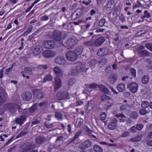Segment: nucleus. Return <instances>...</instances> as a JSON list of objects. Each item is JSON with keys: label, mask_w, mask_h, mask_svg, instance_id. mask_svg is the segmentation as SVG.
<instances>
[{"label": "nucleus", "mask_w": 152, "mask_h": 152, "mask_svg": "<svg viewBox=\"0 0 152 152\" xmlns=\"http://www.w3.org/2000/svg\"><path fill=\"white\" fill-rule=\"evenodd\" d=\"M43 56L47 58H51L54 57L56 55L55 51L50 50H47L44 51L42 53Z\"/></svg>", "instance_id": "ddd939ff"}, {"label": "nucleus", "mask_w": 152, "mask_h": 152, "mask_svg": "<svg viewBox=\"0 0 152 152\" xmlns=\"http://www.w3.org/2000/svg\"><path fill=\"white\" fill-rule=\"evenodd\" d=\"M146 66L149 70H152V61L150 59H148L147 61Z\"/></svg>", "instance_id": "c9c22d12"}, {"label": "nucleus", "mask_w": 152, "mask_h": 152, "mask_svg": "<svg viewBox=\"0 0 152 152\" xmlns=\"http://www.w3.org/2000/svg\"><path fill=\"white\" fill-rule=\"evenodd\" d=\"M83 10H85V8H83V9L79 8L76 10L74 12L76 15L77 17L78 18H79L83 13Z\"/></svg>", "instance_id": "cd10ccee"}, {"label": "nucleus", "mask_w": 152, "mask_h": 152, "mask_svg": "<svg viewBox=\"0 0 152 152\" xmlns=\"http://www.w3.org/2000/svg\"><path fill=\"white\" fill-rule=\"evenodd\" d=\"M94 149L95 152H103L102 148L99 145H95L94 146Z\"/></svg>", "instance_id": "72a5a7b5"}, {"label": "nucleus", "mask_w": 152, "mask_h": 152, "mask_svg": "<svg viewBox=\"0 0 152 152\" xmlns=\"http://www.w3.org/2000/svg\"><path fill=\"white\" fill-rule=\"evenodd\" d=\"M127 88L131 92L133 93H135L137 91L138 85L137 83H132L128 84Z\"/></svg>", "instance_id": "9b49d317"}, {"label": "nucleus", "mask_w": 152, "mask_h": 152, "mask_svg": "<svg viewBox=\"0 0 152 152\" xmlns=\"http://www.w3.org/2000/svg\"><path fill=\"white\" fill-rule=\"evenodd\" d=\"M15 64V63H14L12 65L11 67L7 69L5 72V74L7 75H8L9 73L12 70Z\"/></svg>", "instance_id": "a19ab883"}, {"label": "nucleus", "mask_w": 152, "mask_h": 152, "mask_svg": "<svg viewBox=\"0 0 152 152\" xmlns=\"http://www.w3.org/2000/svg\"><path fill=\"white\" fill-rule=\"evenodd\" d=\"M118 121L117 119L114 118L108 125V129L111 130L115 129L117 127Z\"/></svg>", "instance_id": "f8f14e48"}, {"label": "nucleus", "mask_w": 152, "mask_h": 152, "mask_svg": "<svg viewBox=\"0 0 152 152\" xmlns=\"http://www.w3.org/2000/svg\"><path fill=\"white\" fill-rule=\"evenodd\" d=\"M68 96V93L67 91H60L56 94V98L58 100H62L66 99Z\"/></svg>", "instance_id": "1a4fd4ad"}, {"label": "nucleus", "mask_w": 152, "mask_h": 152, "mask_svg": "<svg viewBox=\"0 0 152 152\" xmlns=\"http://www.w3.org/2000/svg\"><path fill=\"white\" fill-rule=\"evenodd\" d=\"M46 140L45 137L42 136H39L35 138V141L38 144H40L44 142Z\"/></svg>", "instance_id": "b1692460"}, {"label": "nucleus", "mask_w": 152, "mask_h": 152, "mask_svg": "<svg viewBox=\"0 0 152 152\" xmlns=\"http://www.w3.org/2000/svg\"><path fill=\"white\" fill-rule=\"evenodd\" d=\"M22 113L24 115H24L26 116V118L27 116H28L31 115L29 110L27 109H23V110Z\"/></svg>", "instance_id": "ea45409f"}, {"label": "nucleus", "mask_w": 152, "mask_h": 152, "mask_svg": "<svg viewBox=\"0 0 152 152\" xmlns=\"http://www.w3.org/2000/svg\"><path fill=\"white\" fill-rule=\"evenodd\" d=\"M34 94L37 98L39 99H42L45 95L43 92L38 89L35 90Z\"/></svg>", "instance_id": "aec40b11"}, {"label": "nucleus", "mask_w": 152, "mask_h": 152, "mask_svg": "<svg viewBox=\"0 0 152 152\" xmlns=\"http://www.w3.org/2000/svg\"><path fill=\"white\" fill-rule=\"evenodd\" d=\"M53 79L52 76L50 75H47L43 80V82L45 83L47 81L51 80Z\"/></svg>", "instance_id": "58836bf2"}, {"label": "nucleus", "mask_w": 152, "mask_h": 152, "mask_svg": "<svg viewBox=\"0 0 152 152\" xmlns=\"http://www.w3.org/2000/svg\"><path fill=\"white\" fill-rule=\"evenodd\" d=\"M144 15L143 16V18H148L151 17V15L149 12H148V10H145L144 11Z\"/></svg>", "instance_id": "8fccbe9b"}, {"label": "nucleus", "mask_w": 152, "mask_h": 152, "mask_svg": "<svg viewBox=\"0 0 152 152\" xmlns=\"http://www.w3.org/2000/svg\"><path fill=\"white\" fill-rule=\"evenodd\" d=\"M62 34L61 31L57 30H54L52 34L53 39L56 41H60L61 39Z\"/></svg>", "instance_id": "0eeeda50"}, {"label": "nucleus", "mask_w": 152, "mask_h": 152, "mask_svg": "<svg viewBox=\"0 0 152 152\" xmlns=\"http://www.w3.org/2000/svg\"><path fill=\"white\" fill-rule=\"evenodd\" d=\"M43 50V48L41 46L38 45L35 47L33 51V54L34 56H37Z\"/></svg>", "instance_id": "dca6fc26"}, {"label": "nucleus", "mask_w": 152, "mask_h": 152, "mask_svg": "<svg viewBox=\"0 0 152 152\" xmlns=\"http://www.w3.org/2000/svg\"><path fill=\"white\" fill-rule=\"evenodd\" d=\"M31 69L30 68H28V67L25 68L24 69V72L28 74L31 73Z\"/></svg>", "instance_id": "4d7b16f0"}, {"label": "nucleus", "mask_w": 152, "mask_h": 152, "mask_svg": "<svg viewBox=\"0 0 152 152\" xmlns=\"http://www.w3.org/2000/svg\"><path fill=\"white\" fill-rule=\"evenodd\" d=\"M145 35L144 33H142V31H140L137 33L136 34V37H144Z\"/></svg>", "instance_id": "338daca9"}, {"label": "nucleus", "mask_w": 152, "mask_h": 152, "mask_svg": "<svg viewBox=\"0 0 152 152\" xmlns=\"http://www.w3.org/2000/svg\"><path fill=\"white\" fill-rule=\"evenodd\" d=\"M119 19L120 20L121 22H124L126 20L125 17L123 15L121 14L119 17Z\"/></svg>", "instance_id": "e2e57ef3"}, {"label": "nucleus", "mask_w": 152, "mask_h": 152, "mask_svg": "<svg viewBox=\"0 0 152 152\" xmlns=\"http://www.w3.org/2000/svg\"><path fill=\"white\" fill-rule=\"evenodd\" d=\"M131 118L132 120L136 119L138 117V114L136 112H133L130 115Z\"/></svg>", "instance_id": "4c0bfd02"}, {"label": "nucleus", "mask_w": 152, "mask_h": 152, "mask_svg": "<svg viewBox=\"0 0 152 152\" xmlns=\"http://www.w3.org/2000/svg\"><path fill=\"white\" fill-rule=\"evenodd\" d=\"M53 71L56 77H59L62 76L63 75V72L61 69L58 66H55L54 68Z\"/></svg>", "instance_id": "412c9836"}, {"label": "nucleus", "mask_w": 152, "mask_h": 152, "mask_svg": "<svg viewBox=\"0 0 152 152\" xmlns=\"http://www.w3.org/2000/svg\"><path fill=\"white\" fill-rule=\"evenodd\" d=\"M66 56L67 59L71 61H76L78 58L74 51H68L66 53Z\"/></svg>", "instance_id": "423d86ee"}, {"label": "nucleus", "mask_w": 152, "mask_h": 152, "mask_svg": "<svg viewBox=\"0 0 152 152\" xmlns=\"http://www.w3.org/2000/svg\"><path fill=\"white\" fill-rule=\"evenodd\" d=\"M79 73L77 71L76 68H72L69 72V74L72 76L77 75Z\"/></svg>", "instance_id": "7c9ffc66"}, {"label": "nucleus", "mask_w": 152, "mask_h": 152, "mask_svg": "<svg viewBox=\"0 0 152 152\" xmlns=\"http://www.w3.org/2000/svg\"><path fill=\"white\" fill-rule=\"evenodd\" d=\"M149 80V78L148 75H145L142 77V81L143 84H146L148 83Z\"/></svg>", "instance_id": "f704fd0d"}, {"label": "nucleus", "mask_w": 152, "mask_h": 152, "mask_svg": "<svg viewBox=\"0 0 152 152\" xmlns=\"http://www.w3.org/2000/svg\"><path fill=\"white\" fill-rule=\"evenodd\" d=\"M102 102L106 103L104 108L106 110H108L113 105V100L112 98L105 94H102L101 97Z\"/></svg>", "instance_id": "f03ea898"}, {"label": "nucleus", "mask_w": 152, "mask_h": 152, "mask_svg": "<svg viewBox=\"0 0 152 152\" xmlns=\"http://www.w3.org/2000/svg\"><path fill=\"white\" fill-rule=\"evenodd\" d=\"M145 47L152 52V43L149 42L145 44Z\"/></svg>", "instance_id": "864d4df0"}, {"label": "nucleus", "mask_w": 152, "mask_h": 152, "mask_svg": "<svg viewBox=\"0 0 152 152\" xmlns=\"http://www.w3.org/2000/svg\"><path fill=\"white\" fill-rule=\"evenodd\" d=\"M82 132L81 131H79L77 132L76 134L75 135L73 139V141L77 138L79 137L80 135L81 134Z\"/></svg>", "instance_id": "0e129e2a"}, {"label": "nucleus", "mask_w": 152, "mask_h": 152, "mask_svg": "<svg viewBox=\"0 0 152 152\" xmlns=\"http://www.w3.org/2000/svg\"><path fill=\"white\" fill-rule=\"evenodd\" d=\"M94 102L92 100H91L88 102L86 106V109L89 112L94 107Z\"/></svg>", "instance_id": "bb28decb"}, {"label": "nucleus", "mask_w": 152, "mask_h": 152, "mask_svg": "<svg viewBox=\"0 0 152 152\" xmlns=\"http://www.w3.org/2000/svg\"><path fill=\"white\" fill-rule=\"evenodd\" d=\"M55 63L58 64L63 65L66 63V60L63 56H58L55 59Z\"/></svg>", "instance_id": "6ab92c4d"}, {"label": "nucleus", "mask_w": 152, "mask_h": 152, "mask_svg": "<svg viewBox=\"0 0 152 152\" xmlns=\"http://www.w3.org/2000/svg\"><path fill=\"white\" fill-rule=\"evenodd\" d=\"M21 97L24 100H29L32 97L31 93L28 91H25L22 93Z\"/></svg>", "instance_id": "a211bd4d"}, {"label": "nucleus", "mask_w": 152, "mask_h": 152, "mask_svg": "<svg viewBox=\"0 0 152 152\" xmlns=\"http://www.w3.org/2000/svg\"><path fill=\"white\" fill-rule=\"evenodd\" d=\"M100 144H102L103 145H107L108 146L110 147L115 146L116 145L115 144L109 143L105 142H100Z\"/></svg>", "instance_id": "3c124183"}, {"label": "nucleus", "mask_w": 152, "mask_h": 152, "mask_svg": "<svg viewBox=\"0 0 152 152\" xmlns=\"http://www.w3.org/2000/svg\"><path fill=\"white\" fill-rule=\"evenodd\" d=\"M2 107L4 112L7 111L11 113H13L17 110H19L20 109V107L18 105L12 103H6Z\"/></svg>", "instance_id": "f257e3e1"}, {"label": "nucleus", "mask_w": 152, "mask_h": 152, "mask_svg": "<svg viewBox=\"0 0 152 152\" xmlns=\"http://www.w3.org/2000/svg\"><path fill=\"white\" fill-rule=\"evenodd\" d=\"M137 54L140 57H148L150 55V53L145 50H142L137 52Z\"/></svg>", "instance_id": "5701e85b"}, {"label": "nucleus", "mask_w": 152, "mask_h": 152, "mask_svg": "<svg viewBox=\"0 0 152 152\" xmlns=\"http://www.w3.org/2000/svg\"><path fill=\"white\" fill-rule=\"evenodd\" d=\"M105 40V39L103 37H98L93 41L86 42V45L99 47L103 44Z\"/></svg>", "instance_id": "7ed1b4c3"}, {"label": "nucleus", "mask_w": 152, "mask_h": 152, "mask_svg": "<svg viewBox=\"0 0 152 152\" xmlns=\"http://www.w3.org/2000/svg\"><path fill=\"white\" fill-rule=\"evenodd\" d=\"M83 120L81 118H77L76 123V126L78 128L81 126L83 124Z\"/></svg>", "instance_id": "473e14b6"}, {"label": "nucleus", "mask_w": 152, "mask_h": 152, "mask_svg": "<svg viewBox=\"0 0 152 152\" xmlns=\"http://www.w3.org/2000/svg\"><path fill=\"white\" fill-rule=\"evenodd\" d=\"M26 134V132L21 131L17 136L16 138H18L20 137H22Z\"/></svg>", "instance_id": "6e6d98bb"}, {"label": "nucleus", "mask_w": 152, "mask_h": 152, "mask_svg": "<svg viewBox=\"0 0 152 152\" xmlns=\"http://www.w3.org/2000/svg\"><path fill=\"white\" fill-rule=\"evenodd\" d=\"M78 42L77 39L75 37L69 38L65 42L66 47H72L76 44Z\"/></svg>", "instance_id": "9d476101"}, {"label": "nucleus", "mask_w": 152, "mask_h": 152, "mask_svg": "<svg viewBox=\"0 0 152 152\" xmlns=\"http://www.w3.org/2000/svg\"><path fill=\"white\" fill-rule=\"evenodd\" d=\"M55 116L56 118L58 120H61L62 119L63 115L60 112H56Z\"/></svg>", "instance_id": "e433bc0d"}, {"label": "nucleus", "mask_w": 152, "mask_h": 152, "mask_svg": "<svg viewBox=\"0 0 152 152\" xmlns=\"http://www.w3.org/2000/svg\"><path fill=\"white\" fill-rule=\"evenodd\" d=\"M86 147V142L85 141L82 142L79 146V148L81 149H85Z\"/></svg>", "instance_id": "bf43d9fd"}, {"label": "nucleus", "mask_w": 152, "mask_h": 152, "mask_svg": "<svg viewBox=\"0 0 152 152\" xmlns=\"http://www.w3.org/2000/svg\"><path fill=\"white\" fill-rule=\"evenodd\" d=\"M141 106L144 108H146L149 106V103L147 101H143L141 104Z\"/></svg>", "instance_id": "c03bdc74"}, {"label": "nucleus", "mask_w": 152, "mask_h": 152, "mask_svg": "<svg viewBox=\"0 0 152 152\" xmlns=\"http://www.w3.org/2000/svg\"><path fill=\"white\" fill-rule=\"evenodd\" d=\"M37 109V104L36 103L32 105L29 109V111L31 114L33 113L34 111Z\"/></svg>", "instance_id": "2f4dec72"}, {"label": "nucleus", "mask_w": 152, "mask_h": 152, "mask_svg": "<svg viewBox=\"0 0 152 152\" xmlns=\"http://www.w3.org/2000/svg\"><path fill=\"white\" fill-rule=\"evenodd\" d=\"M56 43L53 40H45L44 42L43 45V47L46 48L52 49L55 46Z\"/></svg>", "instance_id": "6e6552de"}, {"label": "nucleus", "mask_w": 152, "mask_h": 152, "mask_svg": "<svg viewBox=\"0 0 152 152\" xmlns=\"http://www.w3.org/2000/svg\"><path fill=\"white\" fill-rule=\"evenodd\" d=\"M38 68L41 69H48V66L46 65H39L38 66Z\"/></svg>", "instance_id": "5fc2aeb1"}, {"label": "nucleus", "mask_w": 152, "mask_h": 152, "mask_svg": "<svg viewBox=\"0 0 152 152\" xmlns=\"http://www.w3.org/2000/svg\"><path fill=\"white\" fill-rule=\"evenodd\" d=\"M106 22V20L105 19H101L99 22V25L100 26H103L105 22Z\"/></svg>", "instance_id": "052dcab7"}, {"label": "nucleus", "mask_w": 152, "mask_h": 152, "mask_svg": "<svg viewBox=\"0 0 152 152\" xmlns=\"http://www.w3.org/2000/svg\"><path fill=\"white\" fill-rule=\"evenodd\" d=\"M129 132L128 131H126L123 133L121 135V137H126L127 136H129Z\"/></svg>", "instance_id": "774afa93"}, {"label": "nucleus", "mask_w": 152, "mask_h": 152, "mask_svg": "<svg viewBox=\"0 0 152 152\" xmlns=\"http://www.w3.org/2000/svg\"><path fill=\"white\" fill-rule=\"evenodd\" d=\"M139 113L141 115H144L147 114V111L145 109H142L140 110Z\"/></svg>", "instance_id": "13d9d810"}, {"label": "nucleus", "mask_w": 152, "mask_h": 152, "mask_svg": "<svg viewBox=\"0 0 152 152\" xmlns=\"http://www.w3.org/2000/svg\"><path fill=\"white\" fill-rule=\"evenodd\" d=\"M85 68V65L82 64H78L76 67L77 71L79 73L83 71Z\"/></svg>", "instance_id": "393cba45"}, {"label": "nucleus", "mask_w": 152, "mask_h": 152, "mask_svg": "<svg viewBox=\"0 0 152 152\" xmlns=\"http://www.w3.org/2000/svg\"><path fill=\"white\" fill-rule=\"evenodd\" d=\"M143 125L141 124H138L136 126V129L139 131H140L143 128Z\"/></svg>", "instance_id": "680f3d73"}, {"label": "nucleus", "mask_w": 152, "mask_h": 152, "mask_svg": "<svg viewBox=\"0 0 152 152\" xmlns=\"http://www.w3.org/2000/svg\"><path fill=\"white\" fill-rule=\"evenodd\" d=\"M76 82V80L75 79L72 78L69 79L68 81V84L70 86H72Z\"/></svg>", "instance_id": "79ce46f5"}, {"label": "nucleus", "mask_w": 152, "mask_h": 152, "mask_svg": "<svg viewBox=\"0 0 152 152\" xmlns=\"http://www.w3.org/2000/svg\"><path fill=\"white\" fill-rule=\"evenodd\" d=\"M26 119V116L22 115L15 118V122L17 124H18L20 126L23 124V121H25Z\"/></svg>", "instance_id": "4468645a"}, {"label": "nucleus", "mask_w": 152, "mask_h": 152, "mask_svg": "<svg viewBox=\"0 0 152 152\" xmlns=\"http://www.w3.org/2000/svg\"><path fill=\"white\" fill-rule=\"evenodd\" d=\"M118 90L120 92L124 91L125 89V85L124 83H120L118 84L117 86Z\"/></svg>", "instance_id": "a878e982"}, {"label": "nucleus", "mask_w": 152, "mask_h": 152, "mask_svg": "<svg viewBox=\"0 0 152 152\" xmlns=\"http://www.w3.org/2000/svg\"><path fill=\"white\" fill-rule=\"evenodd\" d=\"M31 148H34L35 145H33L30 142H26L22 145L20 148L19 152H26Z\"/></svg>", "instance_id": "39448f33"}, {"label": "nucleus", "mask_w": 152, "mask_h": 152, "mask_svg": "<svg viewBox=\"0 0 152 152\" xmlns=\"http://www.w3.org/2000/svg\"><path fill=\"white\" fill-rule=\"evenodd\" d=\"M116 77L115 74L111 75H110L109 78V81L110 83L112 84H113L116 81Z\"/></svg>", "instance_id": "c756f323"}, {"label": "nucleus", "mask_w": 152, "mask_h": 152, "mask_svg": "<svg viewBox=\"0 0 152 152\" xmlns=\"http://www.w3.org/2000/svg\"><path fill=\"white\" fill-rule=\"evenodd\" d=\"M130 73L132 76L134 77H136V70L134 68H131L130 70Z\"/></svg>", "instance_id": "de8ad7c7"}, {"label": "nucleus", "mask_w": 152, "mask_h": 152, "mask_svg": "<svg viewBox=\"0 0 152 152\" xmlns=\"http://www.w3.org/2000/svg\"><path fill=\"white\" fill-rule=\"evenodd\" d=\"M141 137L139 136H137L136 137L132 138L131 139V141L133 142H137L141 140Z\"/></svg>", "instance_id": "37998d69"}, {"label": "nucleus", "mask_w": 152, "mask_h": 152, "mask_svg": "<svg viewBox=\"0 0 152 152\" xmlns=\"http://www.w3.org/2000/svg\"><path fill=\"white\" fill-rule=\"evenodd\" d=\"M62 82L59 77H56L55 78V82L53 84L54 88L57 90L61 86Z\"/></svg>", "instance_id": "f3484780"}, {"label": "nucleus", "mask_w": 152, "mask_h": 152, "mask_svg": "<svg viewBox=\"0 0 152 152\" xmlns=\"http://www.w3.org/2000/svg\"><path fill=\"white\" fill-rule=\"evenodd\" d=\"M83 50V49L82 47H78L75 49L74 52L76 54V56L78 57V56L81 54Z\"/></svg>", "instance_id": "c85d7f7f"}, {"label": "nucleus", "mask_w": 152, "mask_h": 152, "mask_svg": "<svg viewBox=\"0 0 152 152\" xmlns=\"http://www.w3.org/2000/svg\"><path fill=\"white\" fill-rule=\"evenodd\" d=\"M119 38V34H115L113 37V39L115 41H117Z\"/></svg>", "instance_id": "69168bd1"}, {"label": "nucleus", "mask_w": 152, "mask_h": 152, "mask_svg": "<svg viewBox=\"0 0 152 152\" xmlns=\"http://www.w3.org/2000/svg\"><path fill=\"white\" fill-rule=\"evenodd\" d=\"M6 94V93L0 90V105H1L5 102Z\"/></svg>", "instance_id": "4be33fe9"}, {"label": "nucleus", "mask_w": 152, "mask_h": 152, "mask_svg": "<svg viewBox=\"0 0 152 152\" xmlns=\"http://www.w3.org/2000/svg\"><path fill=\"white\" fill-rule=\"evenodd\" d=\"M106 117V114L105 112H102L100 115V118L101 121H104Z\"/></svg>", "instance_id": "09e8293b"}, {"label": "nucleus", "mask_w": 152, "mask_h": 152, "mask_svg": "<svg viewBox=\"0 0 152 152\" xmlns=\"http://www.w3.org/2000/svg\"><path fill=\"white\" fill-rule=\"evenodd\" d=\"M89 65L91 66L92 67L95 65L97 63V60L95 59H93L91 61H90L89 63Z\"/></svg>", "instance_id": "49530a36"}, {"label": "nucleus", "mask_w": 152, "mask_h": 152, "mask_svg": "<svg viewBox=\"0 0 152 152\" xmlns=\"http://www.w3.org/2000/svg\"><path fill=\"white\" fill-rule=\"evenodd\" d=\"M120 109L121 112H125L126 111L127 107L126 105L123 104L121 106Z\"/></svg>", "instance_id": "603ef678"}, {"label": "nucleus", "mask_w": 152, "mask_h": 152, "mask_svg": "<svg viewBox=\"0 0 152 152\" xmlns=\"http://www.w3.org/2000/svg\"><path fill=\"white\" fill-rule=\"evenodd\" d=\"M142 5L140 2L139 1H137L136 4L133 5V9H135L138 8L139 7H142Z\"/></svg>", "instance_id": "a18cd8bd"}, {"label": "nucleus", "mask_w": 152, "mask_h": 152, "mask_svg": "<svg viewBox=\"0 0 152 152\" xmlns=\"http://www.w3.org/2000/svg\"><path fill=\"white\" fill-rule=\"evenodd\" d=\"M108 51V49L107 48H102L98 50L97 55L99 56H105L107 54Z\"/></svg>", "instance_id": "2eb2a0df"}, {"label": "nucleus", "mask_w": 152, "mask_h": 152, "mask_svg": "<svg viewBox=\"0 0 152 152\" xmlns=\"http://www.w3.org/2000/svg\"><path fill=\"white\" fill-rule=\"evenodd\" d=\"M89 87L91 89H95L98 87L99 90L103 93L105 94H110L108 88L103 85H99L97 84H92L89 86Z\"/></svg>", "instance_id": "20e7f679"}]
</instances>
